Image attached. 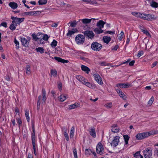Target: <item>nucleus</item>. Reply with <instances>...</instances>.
<instances>
[{"label": "nucleus", "instance_id": "obj_1", "mask_svg": "<svg viewBox=\"0 0 158 158\" xmlns=\"http://www.w3.org/2000/svg\"><path fill=\"white\" fill-rule=\"evenodd\" d=\"M32 36L33 39L37 41L39 44H44V41H47L49 38L47 34H43L41 33H38L37 35L33 34Z\"/></svg>", "mask_w": 158, "mask_h": 158}, {"label": "nucleus", "instance_id": "obj_2", "mask_svg": "<svg viewBox=\"0 0 158 158\" xmlns=\"http://www.w3.org/2000/svg\"><path fill=\"white\" fill-rule=\"evenodd\" d=\"M156 131H150L148 132H146L137 134L135 136L136 139L141 140L148 137L149 136L156 133Z\"/></svg>", "mask_w": 158, "mask_h": 158}, {"label": "nucleus", "instance_id": "obj_3", "mask_svg": "<svg viewBox=\"0 0 158 158\" xmlns=\"http://www.w3.org/2000/svg\"><path fill=\"white\" fill-rule=\"evenodd\" d=\"M140 18L144 20H151L156 19V17L153 15L147 14L142 13Z\"/></svg>", "mask_w": 158, "mask_h": 158}, {"label": "nucleus", "instance_id": "obj_4", "mask_svg": "<svg viewBox=\"0 0 158 158\" xmlns=\"http://www.w3.org/2000/svg\"><path fill=\"white\" fill-rule=\"evenodd\" d=\"M119 138L120 137L118 136H115L113 137L110 142L111 146L114 147L117 146L119 142Z\"/></svg>", "mask_w": 158, "mask_h": 158}, {"label": "nucleus", "instance_id": "obj_5", "mask_svg": "<svg viewBox=\"0 0 158 158\" xmlns=\"http://www.w3.org/2000/svg\"><path fill=\"white\" fill-rule=\"evenodd\" d=\"M85 38L84 36L81 34L78 35L75 37L76 43L78 44H82L84 42Z\"/></svg>", "mask_w": 158, "mask_h": 158}, {"label": "nucleus", "instance_id": "obj_6", "mask_svg": "<svg viewBox=\"0 0 158 158\" xmlns=\"http://www.w3.org/2000/svg\"><path fill=\"white\" fill-rule=\"evenodd\" d=\"M91 48L94 51H98L102 48V45L97 42L93 43L91 46Z\"/></svg>", "mask_w": 158, "mask_h": 158}, {"label": "nucleus", "instance_id": "obj_7", "mask_svg": "<svg viewBox=\"0 0 158 158\" xmlns=\"http://www.w3.org/2000/svg\"><path fill=\"white\" fill-rule=\"evenodd\" d=\"M152 148H147L144 151L143 154L145 158H152Z\"/></svg>", "mask_w": 158, "mask_h": 158}, {"label": "nucleus", "instance_id": "obj_8", "mask_svg": "<svg viewBox=\"0 0 158 158\" xmlns=\"http://www.w3.org/2000/svg\"><path fill=\"white\" fill-rule=\"evenodd\" d=\"M93 76L94 77V80L99 85H102L103 82L102 78L100 76L98 73H94Z\"/></svg>", "mask_w": 158, "mask_h": 158}, {"label": "nucleus", "instance_id": "obj_9", "mask_svg": "<svg viewBox=\"0 0 158 158\" xmlns=\"http://www.w3.org/2000/svg\"><path fill=\"white\" fill-rule=\"evenodd\" d=\"M11 19L12 20V23H14L16 24H19L23 22L24 19V18H19L14 16H12L11 17Z\"/></svg>", "mask_w": 158, "mask_h": 158}, {"label": "nucleus", "instance_id": "obj_10", "mask_svg": "<svg viewBox=\"0 0 158 158\" xmlns=\"http://www.w3.org/2000/svg\"><path fill=\"white\" fill-rule=\"evenodd\" d=\"M104 148L102 144L100 142L96 146V151L97 153L102 155L103 153Z\"/></svg>", "mask_w": 158, "mask_h": 158}, {"label": "nucleus", "instance_id": "obj_11", "mask_svg": "<svg viewBox=\"0 0 158 158\" xmlns=\"http://www.w3.org/2000/svg\"><path fill=\"white\" fill-rule=\"evenodd\" d=\"M85 36L87 37L89 39L93 38L94 36V34L92 31L86 30L83 33Z\"/></svg>", "mask_w": 158, "mask_h": 158}, {"label": "nucleus", "instance_id": "obj_12", "mask_svg": "<svg viewBox=\"0 0 158 158\" xmlns=\"http://www.w3.org/2000/svg\"><path fill=\"white\" fill-rule=\"evenodd\" d=\"M83 84L87 87L93 89H95L96 87L95 84L92 83L88 82L87 79L85 81Z\"/></svg>", "mask_w": 158, "mask_h": 158}, {"label": "nucleus", "instance_id": "obj_13", "mask_svg": "<svg viewBox=\"0 0 158 158\" xmlns=\"http://www.w3.org/2000/svg\"><path fill=\"white\" fill-rule=\"evenodd\" d=\"M131 86V85L130 84L127 83H119L116 85V86L117 87L122 88H126Z\"/></svg>", "mask_w": 158, "mask_h": 158}, {"label": "nucleus", "instance_id": "obj_14", "mask_svg": "<svg viewBox=\"0 0 158 158\" xmlns=\"http://www.w3.org/2000/svg\"><path fill=\"white\" fill-rule=\"evenodd\" d=\"M78 32V30L76 28H73L71 30L68 31V32L67 34V35L68 36H71L72 35H74L76 33Z\"/></svg>", "mask_w": 158, "mask_h": 158}, {"label": "nucleus", "instance_id": "obj_15", "mask_svg": "<svg viewBox=\"0 0 158 158\" xmlns=\"http://www.w3.org/2000/svg\"><path fill=\"white\" fill-rule=\"evenodd\" d=\"M76 78L78 81L83 84H84V83L86 80V79L80 75L76 76Z\"/></svg>", "mask_w": 158, "mask_h": 158}, {"label": "nucleus", "instance_id": "obj_16", "mask_svg": "<svg viewBox=\"0 0 158 158\" xmlns=\"http://www.w3.org/2000/svg\"><path fill=\"white\" fill-rule=\"evenodd\" d=\"M119 128L116 124H113L111 127L112 132L115 133L118 132L119 131Z\"/></svg>", "mask_w": 158, "mask_h": 158}, {"label": "nucleus", "instance_id": "obj_17", "mask_svg": "<svg viewBox=\"0 0 158 158\" xmlns=\"http://www.w3.org/2000/svg\"><path fill=\"white\" fill-rule=\"evenodd\" d=\"M80 20H81L83 24H86L90 23L92 21H94L95 19L94 18H92L91 19L85 18L82 19H80Z\"/></svg>", "mask_w": 158, "mask_h": 158}, {"label": "nucleus", "instance_id": "obj_18", "mask_svg": "<svg viewBox=\"0 0 158 158\" xmlns=\"http://www.w3.org/2000/svg\"><path fill=\"white\" fill-rule=\"evenodd\" d=\"M116 91L118 94H119V96L124 100L126 99V96L125 95L123 92L121 90L118 89H116Z\"/></svg>", "mask_w": 158, "mask_h": 158}, {"label": "nucleus", "instance_id": "obj_19", "mask_svg": "<svg viewBox=\"0 0 158 158\" xmlns=\"http://www.w3.org/2000/svg\"><path fill=\"white\" fill-rule=\"evenodd\" d=\"M54 59L59 62L64 63H67L69 62V61L68 60L62 59V58L58 57H54Z\"/></svg>", "mask_w": 158, "mask_h": 158}, {"label": "nucleus", "instance_id": "obj_20", "mask_svg": "<svg viewBox=\"0 0 158 158\" xmlns=\"http://www.w3.org/2000/svg\"><path fill=\"white\" fill-rule=\"evenodd\" d=\"M21 41L22 44L24 46L26 47L28 45L29 42L25 38H21Z\"/></svg>", "mask_w": 158, "mask_h": 158}, {"label": "nucleus", "instance_id": "obj_21", "mask_svg": "<svg viewBox=\"0 0 158 158\" xmlns=\"http://www.w3.org/2000/svg\"><path fill=\"white\" fill-rule=\"evenodd\" d=\"M105 23L102 20H100L97 23V26L100 28H102L104 27V25Z\"/></svg>", "mask_w": 158, "mask_h": 158}, {"label": "nucleus", "instance_id": "obj_22", "mask_svg": "<svg viewBox=\"0 0 158 158\" xmlns=\"http://www.w3.org/2000/svg\"><path fill=\"white\" fill-rule=\"evenodd\" d=\"M9 6L13 9H16L18 7L17 4L14 2H11L9 3Z\"/></svg>", "mask_w": 158, "mask_h": 158}, {"label": "nucleus", "instance_id": "obj_23", "mask_svg": "<svg viewBox=\"0 0 158 158\" xmlns=\"http://www.w3.org/2000/svg\"><path fill=\"white\" fill-rule=\"evenodd\" d=\"M81 68L83 71L86 72L87 73H88L90 71L88 67L84 65H81Z\"/></svg>", "mask_w": 158, "mask_h": 158}, {"label": "nucleus", "instance_id": "obj_24", "mask_svg": "<svg viewBox=\"0 0 158 158\" xmlns=\"http://www.w3.org/2000/svg\"><path fill=\"white\" fill-rule=\"evenodd\" d=\"M66 99V95L63 94H61L58 97L59 100L61 102L64 101Z\"/></svg>", "mask_w": 158, "mask_h": 158}, {"label": "nucleus", "instance_id": "obj_25", "mask_svg": "<svg viewBox=\"0 0 158 158\" xmlns=\"http://www.w3.org/2000/svg\"><path fill=\"white\" fill-rule=\"evenodd\" d=\"M89 132L90 135L94 138L96 136V134L95 130L94 128H91L89 129Z\"/></svg>", "mask_w": 158, "mask_h": 158}, {"label": "nucleus", "instance_id": "obj_26", "mask_svg": "<svg viewBox=\"0 0 158 158\" xmlns=\"http://www.w3.org/2000/svg\"><path fill=\"white\" fill-rule=\"evenodd\" d=\"M80 104L78 103H75L73 104H72L69 106L70 109H72L76 108L79 107L80 106Z\"/></svg>", "mask_w": 158, "mask_h": 158}, {"label": "nucleus", "instance_id": "obj_27", "mask_svg": "<svg viewBox=\"0 0 158 158\" xmlns=\"http://www.w3.org/2000/svg\"><path fill=\"white\" fill-rule=\"evenodd\" d=\"M103 40L104 43L107 44L111 40L110 37L107 36H105L103 37Z\"/></svg>", "mask_w": 158, "mask_h": 158}, {"label": "nucleus", "instance_id": "obj_28", "mask_svg": "<svg viewBox=\"0 0 158 158\" xmlns=\"http://www.w3.org/2000/svg\"><path fill=\"white\" fill-rule=\"evenodd\" d=\"M92 152V151L90 149H86L85 151V154L87 156H89Z\"/></svg>", "mask_w": 158, "mask_h": 158}, {"label": "nucleus", "instance_id": "obj_29", "mask_svg": "<svg viewBox=\"0 0 158 158\" xmlns=\"http://www.w3.org/2000/svg\"><path fill=\"white\" fill-rule=\"evenodd\" d=\"M51 74L52 76L54 77H56L57 75V73L55 69H52L50 71Z\"/></svg>", "mask_w": 158, "mask_h": 158}, {"label": "nucleus", "instance_id": "obj_30", "mask_svg": "<svg viewBox=\"0 0 158 158\" xmlns=\"http://www.w3.org/2000/svg\"><path fill=\"white\" fill-rule=\"evenodd\" d=\"M25 114L27 120V122H29L30 120V117L29 116V110L27 109L25 110Z\"/></svg>", "mask_w": 158, "mask_h": 158}, {"label": "nucleus", "instance_id": "obj_31", "mask_svg": "<svg viewBox=\"0 0 158 158\" xmlns=\"http://www.w3.org/2000/svg\"><path fill=\"white\" fill-rule=\"evenodd\" d=\"M75 131L74 127H72L70 131V138H73L74 135V133Z\"/></svg>", "mask_w": 158, "mask_h": 158}, {"label": "nucleus", "instance_id": "obj_32", "mask_svg": "<svg viewBox=\"0 0 158 158\" xmlns=\"http://www.w3.org/2000/svg\"><path fill=\"white\" fill-rule=\"evenodd\" d=\"M17 26V24L14 23H12L10 26V29L11 30H14L15 29Z\"/></svg>", "mask_w": 158, "mask_h": 158}, {"label": "nucleus", "instance_id": "obj_33", "mask_svg": "<svg viewBox=\"0 0 158 158\" xmlns=\"http://www.w3.org/2000/svg\"><path fill=\"white\" fill-rule=\"evenodd\" d=\"M99 27L98 28H96L94 29V31L97 34L102 33L103 32V31Z\"/></svg>", "mask_w": 158, "mask_h": 158}, {"label": "nucleus", "instance_id": "obj_34", "mask_svg": "<svg viewBox=\"0 0 158 158\" xmlns=\"http://www.w3.org/2000/svg\"><path fill=\"white\" fill-rule=\"evenodd\" d=\"M123 138L124 139L125 145H127L128 143V141L129 140V137L127 135H123Z\"/></svg>", "mask_w": 158, "mask_h": 158}, {"label": "nucleus", "instance_id": "obj_35", "mask_svg": "<svg viewBox=\"0 0 158 158\" xmlns=\"http://www.w3.org/2000/svg\"><path fill=\"white\" fill-rule=\"evenodd\" d=\"M150 5L153 8H157L158 7V3L154 1L151 2Z\"/></svg>", "mask_w": 158, "mask_h": 158}, {"label": "nucleus", "instance_id": "obj_36", "mask_svg": "<svg viewBox=\"0 0 158 158\" xmlns=\"http://www.w3.org/2000/svg\"><path fill=\"white\" fill-rule=\"evenodd\" d=\"M141 13H138L136 12H131V14L134 16L137 17H139L140 18V16L141 15Z\"/></svg>", "mask_w": 158, "mask_h": 158}, {"label": "nucleus", "instance_id": "obj_37", "mask_svg": "<svg viewBox=\"0 0 158 158\" xmlns=\"http://www.w3.org/2000/svg\"><path fill=\"white\" fill-rule=\"evenodd\" d=\"M113 105L112 102H109L106 104L104 106L107 109L111 108L112 106Z\"/></svg>", "mask_w": 158, "mask_h": 158}, {"label": "nucleus", "instance_id": "obj_38", "mask_svg": "<svg viewBox=\"0 0 158 158\" xmlns=\"http://www.w3.org/2000/svg\"><path fill=\"white\" fill-rule=\"evenodd\" d=\"M47 2V0H39L38 3L39 5H43L45 4Z\"/></svg>", "mask_w": 158, "mask_h": 158}, {"label": "nucleus", "instance_id": "obj_39", "mask_svg": "<svg viewBox=\"0 0 158 158\" xmlns=\"http://www.w3.org/2000/svg\"><path fill=\"white\" fill-rule=\"evenodd\" d=\"M77 23V22L75 20L73 21L72 22H69V24H70V26L72 27H75L76 26Z\"/></svg>", "mask_w": 158, "mask_h": 158}, {"label": "nucleus", "instance_id": "obj_40", "mask_svg": "<svg viewBox=\"0 0 158 158\" xmlns=\"http://www.w3.org/2000/svg\"><path fill=\"white\" fill-rule=\"evenodd\" d=\"M142 156L140 154V152L139 151L135 153L134 155V157L135 158H138L139 157L141 158V156Z\"/></svg>", "mask_w": 158, "mask_h": 158}, {"label": "nucleus", "instance_id": "obj_41", "mask_svg": "<svg viewBox=\"0 0 158 158\" xmlns=\"http://www.w3.org/2000/svg\"><path fill=\"white\" fill-rule=\"evenodd\" d=\"M118 39L119 40H121L123 38L124 36V32L123 31H121L118 35Z\"/></svg>", "mask_w": 158, "mask_h": 158}, {"label": "nucleus", "instance_id": "obj_42", "mask_svg": "<svg viewBox=\"0 0 158 158\" xmlns=\"http://www.w3.org/2000/svg\"><path fill=\"white\" fill-rule=\"evenodd\" d=\"M154 101V98L153 96H152L150 99L149 100L148 102V104L149 105H151L153 102Z\"/></svg>", "mask_w": 158, "mask_h": 158}, {"label": "nucleus", "instance_id": "obj_43", "mask_svg": "<svg viewBox=\"0 0 158 158\" xmlns=\"http://www.w3.org/2000/svg\"><path fill=\"white\" fill-rule=\"evenodd\" d=\"M36 50L37 52H40L41 53H42L44 52V50L43 48L41 47H39L38 48H36Z\"/></svg>", "mask_w": 158, "mask_h": 158}, {"label": "nucleus", "instance_id": "obj_44", "mask_svg": "<svg viewBox=\"0 0 158 158\" xmlns=\"http://www.w3.org/2000/svg\"><path fill=\"white\" fill-rule=\"evenodd\" d=\"M26 73L28 74L30 73V68L29 65H27L26 67Z\"/></svg>", "mask_w": 158, "mask_h": 158}, {"label": "nucleus", "instance_id": "obj_45", "mask_svg": "<svg viewBox=\"0 0 158 158\" xmlns=\"http://www.w3.org/2000/svg\"><path fill=\"white\" fill-rule=\"evenodd\" d=\"M57 42L55 40H53L51 43V45L52 47H55L57 45Z\"/></svg>", "mask_w": 158, "mask_h": 158}, {"label": "nucleus", "instance_id": "obj_46", "mask_svg": "<svg viewBox=\"0 0 158 158\" xmlns=\"http://www.w3.org/2000/svg\"><path fill=\"white\" fill-rule=\"evenodd\" d=\"M142 31L145 34L149 36H150V35L149 32L146 30L142 29Z\"/></svg>", "mask_w": 158, "mask_h": 158}, {"label": "nucleus", "instance_id": "obj_47", "mask_svg": "<svg viewBox=\"0 0 158 158\" xmlns=\"http://www.w3.org/2000/svg\"><path fill=\"white\" fill-rule=\"evenodd\" d=\"M73 154L74 158H78L77 150L76 149H73Z\"/></svg>", "mask_w": 158, "mask_h": 158}, {"label": "nucleus", "instance_id": "obj_48", "mask_svg": "<svg viewBox=\"0 0 158 158\" xmlns=\"http://www.w3.org/2000/svg\"><path fill=\"white\" fill-rule=\"evenodd\" d=\"M14 43L15 44L16 48H19V43L15 38L14 40Z\"/></svg>", "mask_w": 158, "mask_h": 158}, {"label": "nucleus", "instance_id": "obj_49", "mask_svg": "<svg viewBox=\"0 0 158 158\" xmlns=\"http://www.w3.org/2000/svg\"><path fill=\"white\" fill-rule=\"evenodd\" d=\"M144 53V52L142 51H140L139 52L138 54L137 55V56L138 57V58H139L141 56H142Z\"/></svg>", "mask_w": 158, "mask_h": 158}, {"label": "nucleus", "instance_id": "obj_50", "mask_svg": "<svg viewBox=\"0 0 158 158\" xmlns=\"http://www.w3.org/2000/svg\"><path fill=\"white\" fill-rule=\"evenodd\" d=\"M42 96L43 97V103L46 100V93L45 92H44L43 93Z\"/></svg>", "mask_w": 158, "mask_h": 158}, {"label": "nucleus", "instance_id": "obj_51", "mask_svg": "<svg viewBox=\"0 0 158 158\" xmlns=\"http://www.w3.org/2000/svg\"><path fill=\"white\" fill-rule=\"evenodd\" d=\"M64 135L65 138L67 141L69 140V137L68 133L66 131H64Z\"/></svg>", "mask_w": 158, "mask_h": 158}, {"label": "nucleus", "instance_id": "obj_52", "mask_svg": "<svg viewBox=\"0 0 158 158\" xmlns=\"http://www.w3.org/2000/svg\"><path fill=\"white\" fill-rule=\"evenodd\" d=\"M32 145H35V136L33 135L32 136Z\"/></svg>", "mask_w": 158, "mask_h": 158}, {"label": "nucleus", "instance_id": "obj_53", "mask_svg": "<svg viewBox=\"0 0 158 158\" xmlns=\"http://www.w3.org/2000/svg\"><path fill=\"white\" fill-rule=\"evenodd\" d=\"M41 98V97L40 96H39L38 98V101L37 102V107H39H39H40V100Z\"/></svg>", "mask_w": 158, "mask_h": 158}, {"label": "nucleus", "instance_id": "obj_54", "mask_svg": "<svg viewBox=\"0 0 158 158\" xmlns=\"http://www.w3.org/2000/svg\"><path fill=\"white\" fill-rule=\"evenodd\" d=\"M17 123H18L19 125H20L22 124V122L21 119L18 118L17 119Z\"/></svg>", "mask_w": 158, "mask_h": 158}, {"label": "nucleus", "instance_id": "obj_55", "mask_svg": "<svg viewBox=\"0 0 158 158\" xmlns=\"http://www.w3.org/2000/svg\"><path fill=\"white\" fill-rule=\"evenodd\" d=\"M118 48V45H116L112 47V50L114 51H116L117 50Z\"/></svg>", "mask_w": 158, "mask_h": 158}, {"label": "nucleus", "instance_id": "obj_56", "mask_svg": "<svg viewBox=\"0 0 158 158\" xmlns=\"http://www.w3.org/2000/svg\"><path fill=\"white\" fill-rule=\"evenodd\" d=\"M58 88L59 90H61L62 89V84L61 83L59 82L58 83Z\"/></svg>", "mask_w": 158, "mask_h": 158}, {"label": "nucleus", "instance_id": "obj_57", "mask_svg": "<svg viewBox=\"0 0 158 158\" xmlns=\"http://www.w3.org/2000/svg\"><path fill=\"white\" fill-rule=\"evenodd\" d=\"M15 111L16 114L18 115H19V111L18 108H16L15 109Z\"/></svg>", "mask_w": 158, "mask_h": 158}, {"label": "nucleus", "instance_id": "obj_58", "mask_svg": "<svg viewBox=\"0 0 158 158\" xmlns=\"http://www.w3.org/2000/svg\"><path fill=\"white\" fill-rule=\"evenodd\" d=\"M1 26H3L5 27H6L7 25L6 22H3L0 25Z\"/></svg>", "mask_w": 158, "mask_h": 158}, {"label": "nucleus", "instance_id": "obj_59", "mask_svg": "<svg viewBox=\"0 0 158 158\" xmlns=\"http://www.w3.org/2000/svg\"><path fill=\"white\" fill-rule=\"evenodd\" d=\"M106 33L110 35H113L114 34V31H108L106 32Z\"/></svg>", "mask_w": 158, "mask_h": 158}, {"label": "nucleus", "instance_id": "obj_60", "mask_svg": "<svg viewBox=\"0 0 158 158\" xmlns=\"http://www.w3.org/2000/svg\"><path fill=\"white\" fill-rule=\"evenodd\" d=\"M134 63H135V61L132 60L129 63V65L130 66H133L134 64Z\"/></svg>", "mask_w": 158, "mask_h": 158}, {"label": "nucleus", "instance_id": "obj_61", "mask_svg": "<svg viewBox=\"0 0 158 158\" xmlns=\"http://www.w3.org/2000/svg\"><path fill=\"white\" fill-rule=\"evenodd\" d=\"M130 60H127V61H125V62H122L120 64L121 65H122V64H125L127 63H128L130 61Z\"/></svg>", "mask_w": 158, "mask_h": 158}, {"label": "nucleus", "instance_id": "obj_62", "mask_svg": "<svg viewBox=\"0 0 158 158\" xmlns=\"http://www.w3.org/2000/svg\"><path fill=\"white\" fill-rule=\"evenodd\" d=\"M58 26V24L57 23H53L52 25V27H56Z\"/></svg>", "mask_w": 158, "mask_h": 158}, {"label": "nucleus", "instance_id": "obj_63", "mask_svg": "<svg viewBox=\"0 0 158 158\" xmlns=\"http://www.w3.org/2000/svg\"><path fill=\"white\" fill-rule=\"evenodd\" d=\"M157 63H158V62L157 61H156V62H154L152 64V68H153V67H155L156 65V64H157Z\"/></svg>", "mask_w": 158, "mask_h": 158}, {"label": "nucleus", "instance_id": "obj_64", "mask_svg": "<svg viewBox=\"0 0 158 158\" xmlns=\"http://www.w3.org/2000/svg\"><path fill=\"white\" fill-rule=\"evenodd\" d=\"M27 158H33V156L31 154H29L27 156Z\"/></svg>", "mask_w": 158, "mask_h": 158}]
</instances>
